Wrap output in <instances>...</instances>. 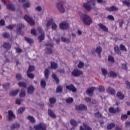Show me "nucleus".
I'll use <instances>...</instances> for the list:
<instances>
[{
    "label": "nucleus",
    "instance_id": "f257e3e1",
    "mask_svg": "<svg viewBox=\"0 0 130 130\" xmlns=\"http://www.w3.org/2000/svg\"><path fill=\"white\" fill-rule=\"evenodd\" d=\"M80 16L81 20H82L85 25H90L92 23V19H91L90 16L83 14L82 13H81Z\"/></svg>",
    "mask_w": 130,
    "mask_h": 130
},
{
    "label": "nucleus",
    "instance_id": "f03ea898",
    "mask_svg": "<svg viewBox=\"0 0 130 130\" xmlns=\"http://www.w3.org/2000/svg\"><path fill=\"white\" fill-rule=\"evenodd\" d=\"M95 0H91L87 2L86 3L83 4V7L87 11H90L95 8Z\"/></svg>",
    "mask_w": 130,
    "mask_h": 130
},
{
    "label": "nucleus",
    "instance_id": "7ed1b4c3",
    "mask_svg": "<svg viewBox=\"0 0 130 130\" xmlns=\"http://www.w3.org/2000/svg\"><path fill=\"white\" fill-rule=\"evenodd\" d=\"M63 5H64V3L62 2H59L56 4V8H57V10L60 13H61V14H63V13L66 12Z\"/></svg>",
    "mask_w": 130,
    "mask_h": 130
},
{
    "label": "nucleus",
    "instance_id": "20e7f679",
    "mask_svg": "<svg viewBox=\"0 0 130 130\" xmlns=\"http://www.w3.org/2000/svg\"><path fill=\"white\" fill-rule=\"evenodd\" d=\"M37 30L39 33H41V35L39 36L38 39L40 42H41L43 40H44V38H45V36L44 35V32L42 31V28L41 27L39 26L37 28Z\"/></svg>",
    "mask_w": 130,
    "mask_h": 130
},
{
    "label": "nucleus",
    "instance_id": "39448f33",
    "mask_svg": "<svg viewBox=\"0 0 130 130\" xmlns=\"http://www.w3.org/2000/svg\"><path fill=\"white\" fill-rule=\"evenodd\" d=\"M34 127L36 130H46V125L43 123H40L39 125H36Z\"/></svg>",
    "mask_w": 130,
    "mask_h": 130
},
{
    "label": "nucleus",
    "instance_id": "423d86ee",
    "mask_svg": "<svg viewBox=\"0 0 130 130\" xmlns=\"http://www.w3.org/2000/svg\"><path fill=\"white\" fill-rule=\"evenodd\" d=\"M24 19L26 22H27L30 25H35V22H34V20L32 19L29 16L25 15L24 16Z\"/></svg>",
    "mask_w": 130,
    "mask_h": 130
},
{
    "label": "nucleus",
    "instance_id": "0eeeda50",
    "mask_svg": "<svg viewBox=\"0 0 130 130\" xmlns=\"http://www.w3.org/2000/svg\"><path fill=\"white\" fill-rule=\"evenodd\" d=\"M14 118H16V117L14 115V112L12 110H9L7 116L8 120H12V119H14Z\"/></svg>",
    "mask_w": 130,
    "mask_h": 130
},
{
    "label": "nucleus",
    "instance_id": "6e6552de",
    "mask_svg": "<svg viewBox=\"0 0 130 130\" xmlns=\"http://www.w3.org/2000/svg\"><path fill=\"white\" fill-rule=\"evenodd\" d=\"M60 29L61 30H66L69 28V23L67 22H63L59 24Z\"/></svg>",
    "mask_w": 130,
    "mask_h": 130
},
{
    "label": "nucleus",
    "instance_id": "1a4fd4ad",
    "mask_svg": "<svg viewBox=\"0 0 130 130\" xmlns=\"http://www.w3.org/2000/svg\"><path fill=\"white\" fill-rule=\"evenodd\" d=\"M72 74L75 77H78L81 75H83V72L78 69H75L73 71Z\"/></svg>",
    "mask_w": 130,
    "mask_h": 130
},
{
    "label": "nucleus",
    "instance_id": "9d476101",
    "mask_svg": "<svg viewBox=\"0 0 130 130\" xmlns=\"http://www.w3.org/2000/svg\"><path fill=\"white\" fill-rule=\"evenodd\" d=\"M96 90L95 87H92L87 89L86 93L88 96H92L93 92Z\"/></svg>",
    "mask_w": 130,
    "mask_h": 130
},
{
    "label": "nucleus",
    "instance_id": "9b49d317",
    "mask_svg": "<svg viewBox=\"0 0 130 130\" xmlns=\"http://www.w3.org/2000/svg\"><path fill=\"white\" fill-rule=\"evenodd\" d=\"M77 110H87V106L84 104L79 105L76 107Z\"/></svg>",
    "mask_w": 130,
    "mask_h": 130
},
{
    "label": "nucleus",
    "instance_id": "f8f14e48",
    "mask_svg": "<svg viewBox=\"0 0 130 130\" xmlns=\"http://www.w3.org/2000/svg\"><path fill=\"white\" fill-rule=\"evenodd\" d=\"M51 47H52V45L51 44H48L46 45V51L47 52V53H52Z\"/></svg>",
    "mask_w": 130,
    "mask_h": 130
},
{
    "label": "nucleus",
    "instance_id": "ddd939ff",
    "mask_svg": "<svg viewBox=\"0 0 130 130\" xmlns=\"http://www.w3.org/2000/svg\"><path fill=\"white\" fill-rule=\"evenodd\" d=\"M53 23V20H52V19H50L48 21L44 20L43 21V24H46V26L47 28H49V27H50V26L52 25Z\"/></svg>",
    "mask_w": 130,
    "mask_h": 130
},
{
    "label": "nucleus",
    "instance_id": "4468645a",
    "mask_svg": "<svg viewBox=\"0 0 130 130\" xmlns=\"http://www.w3.org/2000/svg\"><path fill=\"white\" fill-rule=\"evenodd\" d=\"M66 88L68 90H70V91H72V92H76L77 91V88L74 86L73 85H70L66 86Z\"/></svg>",
    "mask_w": 130,
    "mask_h": 130
},
{
    "label": "nucleus",
    "instance_id": "2eb2a0df",
    "mask_svg": "<svg viewBox=\"0 0 130 130\" xmlns=\"http://www.w3.org/2000/svg\"><path fill=\"white\" fill-rule=\"evenodd\" d=\"M34 91H35V88L33 86H30L27 88V92L28 94H33L34 93Z\"/></svg>",
    "mask_w": 130,
    "mask_h": 130
},
{
    "label": "nucleus",
    "instance_id": "dca6fc26",
    "mask_svg": "<svg viewBox=\"0 0 130 130\" xmlns=\"http://www.w3.org/2000/svg\"><path fill=\"white\" fill-rule=\"evenodd\" d=\"M24 27V25H23V24L21 23L17 25V34H20V35H23V34H22L21 33V29H22V28H23Z\"/></svg>",
    "mask_w": 130,
    "mask_h": 130
},
{
    "label": "nucleus",
    "instance_id": "f3484780",
    "mask_svg": "<svg viewBox=\"0 0 130 130\" xmlns=\"http://www.w3.org/2000/svg\"><path fill=\"white\" fill-rule=\"evenodd\" d=\"M99 26L100 28V29L103 30V31H104V32H108V28H107L106 26L104 25L103 24H99Z\"/></svg>",
    "mask_w": 130,
    "mask_h": 130
},
{
    "label": "nucleus",
    "instance_id": "a211bd4d",
    "mask_svg": "<svg viewBox=\"0 0 130 130\" xmlns=\"http://www.w3.org/2000/svg\"><path fill=\"white\" fill-rule=\"evenodd\" d=\"M107 92L108 94H110L111 95H114L115 94V90L111 87H109L107 89Z\"/></svg>",
    "mask_w": 130,
    "mask_h": 130
},
{
    "label": "nucleus",
    "instance_id": "6ab92c4d",
    "mask_svg": "<svg viewBox=\"0 0 130 130\" xmlns=\"http://www.w3.org/2000/svg\"><path fill=\"white\" fill-rule=\"evenodd\" d=\"M20 90L19 89H16L15 90L11 91L9 94L10 96H16V95H18V93H19Z\"/></svg>",
    "mask_w": 130,
    "mask_h": 130
},
{
    "label": "nucleus",
    "instance_id": "aec40b11",
    "mask_svg": "<svg viewBox=\"0 0 130 130\" xmlns=\"http://www.w3.org/2000/svg\"><path fill=\"white\" fill-rule=\"evenodd\" d=\"M25 107H20L17 110L16 113H17V114H22V113H23V112L25 111Z\"/></svg>",
    "mask_w": 130,
    "mask_h": 130
},
{
    "label": "nucleus",
    "instance_id": "412c9836",
    "mask_svg": "<svg viewBox=\"0 0 130 130\" xmlns=\"http://www.w3.org/2000/svg\"><path fill=\"white\" fill-rule=\"evenodd\" d=\"M83 127L84 128H83L82 126H80V130H92L87 124H83Z\"/></svg>",
    "mask_w": 130,
    "mask_h": 130
},
{
    "label": "nucleus",
    "instance_id": "4be33fe9",
    "mask_svg": "<svg viewBox=\"0 0 130 130\" xmlns=\"http://www.w3.org/2000/svg\"><path fill=\"white\" fill-rule=\"evenodd\" d=\"M16 128H20V124L15 123L11 126V129H16Z\"/></svg>",
    "mask_w": 130,
    "mask_h": 130
},
{
    "label": "nucleus",
    "instance_id": "5701e85b",
    "mask_svg": "<svg viewBox=\"0 0 130 130\" xmlns=\"http://www.w3.org/2000/svg\"><path fill=\"white\" fill-rule=\"evenodd\" d=\"M117 97L118 99H120L122 100V99H124V95L121 93L120 92H118L117 93Z\"/></svg>",
    "mask_w": 130,
    "mask_h": 130
},
{
    "label": "nucleus",
    "instance_id": "b1692460",
    "mask_svg": "<svg viewBox=\"0 0 130 130\" xmlns=\"http://www.w3.org/2000/svg\"><path fill=\"white\" fill-rule=\"evenodd\" d=\"M6 7L8 10H11V11H15V7L12 4H7Z\"/></svg>",
    "mask_w": 130,
    "mask_h": 130
},
{
    "label": "nucleus",
    "instance_id": "393cba45",
    "mask_svg": "<svg viewBox=\"0 0 130 130\" xmlns=\"http://www.w3.org/2000/svg\"><path fill=\"white\" fill-rule=\"evenodd\" d=\"M48 112L49 116H51V117H53V118L56 117L55 114L53 113V111H52V110L49 109Z\"/></svg>",
    "mask_w": 130,
    "mask_h": 130
},
{
    "label": "nucleus",
    "instance_id": "a878e982",
    "mask_svg": "<svg viewBox=\"0 0 130 130\" xmlns=\"http://www.w3.org/2000/svg\"><path fill=\"white\" fill-rule=\"evenodd\" d=\"M109 75L110 77H112V78H116V77L118 76V74L113 71L110 72Z\"/></svg>",
    "mask_w": 130,
    "mask_h": 130
},
{
    "label": "nucleus",
    "instance_id": "bb28decb",
    "mask_svg": "<svg viewBox=\"0 0 130 130\" xmlns=\"http://www.w3.org/2000/svg\"><path fill=\"white\" fill-rule=\"evenodd\" d=\"M107 10L109 12H113L114 11H117V10H118V8H117V7H114V6H112L110 8H108L107 9Z\"/></svg>",
    "mask_w": 130,
    "mask_h": 130
},
{
    "label": "nucleus",
    "instance_id": "cd10ccee",
    "mask_svg": "<svg viewBox=\"0 0 130 130\" xmlns=\"http://www.w3.org/2000/svg\"><path fill=\"white\" fill-rule=\"evenodd\" d=\"M19 96L21 98L25 97V96H26V91L25 89H21V92L19 94Z\"/></svg>",
    "mask_w": 130,
    "mask_h": 130
},
{
    "label": "nucleus",
    "instance_id": "c85d7f7f",
    "mask_svg": "<svg viewBox=\"0 0 130 130\" xmlns=\"http://www.w3.org/2000/svg\"><path fill=\"white\" fill-rule=\"evenodd\" d=\"M95 52L98 53L99 55H100V53L102 52V49L100 46L97 47L96 49L94 50Z\"/></svg>",
    "mask_w": 130,
    "mask_h": 130
},
{
    "label": "nucleus",
    "instance_id": "c756f323",
    "mask_svg": "<svg viewBox=\"0 0 130 130\" xmlns=\"http://www.w3.org/2000/svg\"><path fill=\"white\" fill-rule=\"evenodd\" d=\"M27 118L28 120H29V121H30V122H32V123H34V122H35L36 121L35 119L33 117V116H28L27 117Z\"/></svg>",
    "mask_w": 130,
    "mask_h": 130
},
{
    "label": "nucleus",
    "instance_id": "7c9ffc66",
    "mask_svg": "<svg viewBox=\"0 0 130 130\" xmlns=\"http://www.w3.org/2000/svg\"><path fill=\"white\" fill-rule=\"evenodd\" d=\"M45 78L46 79H48V76L49 75V70L48 69H46L44 72Z\"/></svg>",
    "mask_w": 130,
    "mask_h": 130
},
{
    "label": "nucleus",
    "instance_id": "2f4dec72",
    "mask_svg": "<svg viewBox=\"0 0 130 130\" xmlns=\"http://www.w3.org/2000/svg\"><path fill=\"white\" fill-rule=\"evenodd\" d=\"M51 69H57V64L54 62H51Z\"/></svg>",
    "mask_w": 130,
    "mask_h": 130
},
{
    "label": "nucleus",
    "instance_id": "473e14b6",
    "mask_svg": "<svg viewBox=\"0 0 130 130\" xmlns=\"http://www.w3.org/2000/svg\"><path fill=\"white\" fill-rule=\"evenodd\" d=\"M122 4L126 6L127 7H130L129 1H128L127 0H124V1H122Z\"/></svg>",
    "mask_w": 130,
    "mask_h": 130
},
{
    "label": "nucleus",
    "instance_id": "72a5a7b5",
    "mask_svg": "<svg viewBox=\"0 0 130 130\" xmlns=\"http://www.w3.org/2000/svg\"><path fill=\"white\" fill-rule=\"evenodd\" d=\"M117 111H118V108H117L116 110L113 109V108H110L109 109V112L111 113H115V112H117Z\"/></svg>",
    "mask_w": 130,
    "mask_h": 130
},
{
    "label": "nucleus",
    "instance_id": "f704fd0d",
    "mask_svg": "<svg viewBox=\"0 0 130 130\" xmlns=\"http://www.w3.org/2000/svg\"><path fill=\"white\" fill-rule=\"evenodd\" d=\"M114 126H115V124H114V123H112L108 125L107 128L108 129H112V128H113Z\"/></svg>",
    "mask_w": 130,
    "mask_h": 130
},
{
    "label": "nucleus",
    "instance_id": "c9c22d12",
    "mask_svg": "<svg viewBox=\"0 0 130 130\" xmlns=\"http://www.w3.org/2000/svg\"><path fill=\"white\" fill-rule=\"evenodd\" d=\"M27 76L30 79H34V74L30 73L29 71L27 72Z\"/></svg>",
    "mask_w": 130,
    "mask_h": 130
},
{
    "label": "nucleus",
    "instance_id": "e433bc0d",
    "mask_svg": "<svg viewBox=\"0 0 130 130\" xmlns=\"http://www.w3.org/2000/svg\"><path fill=\"white\" fill-rule=\"evenodd\" d=\"M46 86V82H45V81H44V80H41V86L42 87V88H45Z\"/></svg>",
    "mask_w": 130,
    "mask_h": 130
},
{
    "label": "nucleus",
    "instance_id": "4c0bfd02",
    "mask_svg": "<svg viewBox=\"0 0 130 130\" xmlns=\"http://www.w3.org/2000/svg\"><path fill=\"white\" fill-rule=\"evenodd\" d=\"M18 86H19V87H23V88H26L27 84L24 82H19L18 83Z\"/></svg>",
    "mask_w": 130,
    "mask_h": 130
},
{
    "label": "nucleus",
    "instance_id": "58836bf2",
    "mask_svg": "<svg viewBox=\"0 0 130 130\" xmlns=\"http://www.w3.org/2000/svg\"><path fill=\"white\" fill-rule=\"evenodd\" d=\"M52 78H53V79H54L56 83H58V82H59V79H58V78H57V77H56V75L53 74L52 75Z\"/></svg>",
    "mask_w": 130,
    "mask_h": 130
},
{
    "label": "nucleus",
    "instance_id": "ea45409f",
    "mask_svg": "<svg viewBox=\"0 0 130 130\" xmlns=\"http://www.w3.org/2000/svg\"><path fill=\"white\" fill-rule=\"evenodd\" d=\"M108 60L110 62H114V58L112 56H109Z\"/></svg>",
    "mask_w": 130,
    "mask_h": 130
},
{
    "label": "nucleus",
    "instance_id": "a19ab883",
    "mask_svg": "<svg viewBox=\"0 0 130 130\" xmlns=\"http://www.w3.org/2000/svg\"><path fill=\"white\" fill-rule=\"evenodd\" d=\"M66 102L67 103H73V102H74V99L72 98H68L66 99Z\"/></svg>",
    "mask_w": 130,
    "mask_h": 130
},
{
    "label": "nucleus",
    "instance_id": "79ce46f5",
    "mask_svg": "<svg viewBox=\"0 0 130 130\" xmlns=\"http://www.w3.org/2000/svg\"><path fill=\"white\" fill-rule=\"evenodd\" d=\"M51 27L52 29H53V30H56V28H57V25L56 24L55 22L53 21Z\"/></svg>",
    "mask_w": 130,
    "mask_h": 130
},
{
    "label": "nucleus",
    "instance_id": "37998d69",
    "mask_svg": "<svg viewBox=\"0 0 130 130\" xmlns=\"http://www.w3.org/2000/svg\"><path fill=\"white\" fill-rule=\"evenodd\" d=\"M105 88H104V86H100L99 87V92H100L102 93V92H105Z\"/></svg>",
    "mask_w": 130,
    "mask_h": 130
},
{
    "label": "nucleus",
    "instance_id": "c03bdc74",
    "mask_svg": "<svg viewBox=\"0 0 130 130\" xmlns=\"http://www.w3.org/2000/svg\"><path fill=\"white\" fill-rule=\"evenodd\" d=\"M16 78L17 81H21L22 80V76L20 74H16Z\"/></svg>",
    "mask_w": 130,
    "mask_h": 130
},
{
    "label": "nucleus",
    "instance_id": "a18cd8bd",
    "mask_svg": "<svg viewBox=\"0 0 130 130\" xmlns=\"http://www.w3.org/2000/svg\"><path fill=\"white\" fill-rule=\"evenodd\" d=\"M22 102V99H17L15 101V103L17 105H21V103Z\"/></svg>",
    "mask_w": 130,
    "mask_h": 130
},
{
    "label": "nucleus",
    "instance_id": "49530a36",
    "mask_svg": "<svg viewBox=\"0 0 130 130\" xmlns=\"http://www.w3.org/2000/svg\"><path fill=\"white\" fill-rule=\"evenodd\" d=\"M25 40L26 41H27V42H28V43H29L30 44H31V43H33V40L29 38L25 37Z\"/></svg>",
    "mask_w": 130,
    "mask_h": 130
},
{
    "label": "nucleus",
    "instance_id": "de8ad7c7",
    "mask_svg": "<svg viewBox=\"0 0 130 130\" xmlns=\"http://www.w3.org/2000/svg\"><path fill=\"white\" fill-rule=\"evenodd\" d=\"M3 47L4 48H10L11 47V46L9 44V43H4L3 45Z\"/></svg>",
    "mask_w": 130,
    "mask_h": 130
},
{
    "label": "nucleus",
    "instance_id": "09e8293b",
    "mask_svg": "<svg viewBox=\"0 0 130 130\" xmlns=\"http://www.w3.org/2000/svg\"><path fill=\"white\" fill-rule=\"evenodd\" d=\"M49 101L51 104H54L55 102L56 101V100H55V98H50Z\"/></svg>",
    "mask_w": 130,
    "mask_h": 130
},
{
    "label": "nucleus",
    "instance_id": "8fccbe9b",
    "mask_svg": "<svg viewBox=\"0 0 130 130\" xmlns=\"http://www.w3.org/2000/svg\"><path fill=\"white\" fill-rule=\"evenodd\" d=\"M23 8L27 9V8H30V3L27 2L23 4Z\"/></svg>",
    "mask_w": 130,
    "mask_h": 130
},
{
    "label": "nucleus",
    "instance_id": "3c124183",
    "mask_svg": "<svg viewBox=\"0 0 130 130\" xmlns=\"http://www.w3.org/2000/svg\"><path fill=\"white\" fill-rule=\"evenodd\" d=\"M127 118V115L126 114H122L121 117V119L122 120H125Z\"/></svg>",
    "mask_w": 130,
    "mask_h": 130
},
{
    "label": "nucleus",
    "instance_id": "603ef678",
    "mask_svg": "<svg viewBox=\"0 0 130 130\" xmlns=\"http://www.w3.org/2000/svg\"><path fill=\"white\" fill-rule=\"evenodd\" d=\"M120 49L122 50V51H126V48H125V47L122 44L120 45Z\"/></svg>",
    "mask_w": 130,
    "mask_h": 130
},
{
    "label": "nucleus",
    "instance_id": "864d4df0",
    "mask_svg": "<svg viewBox=\"0 0 130 130\" xmlns=\"http://www.w3.org/2000/svg\"><path fill=\"white\" fill-rule=\"evenodd\" d=\"M34 70H35V67L34 66H29L27 72L30 73V72H33Z\"/></svg>",
    "mask_w": 130,
    "mask_h": 130
},
{
    "label": "nucleus",
    "instance_id": "5fc2aeb1",
    "mask_svg": "<svg viewBox=\"0 0 130 130\" xmlns=\"http://www.w3.org/2000/svg\"><path fill=\"white\" fill-rule=\"evenodd\" d=\"M31 34H32V35L36 36L37 35V32L36 31V29H35V28L32 29L31 30Z\"/></svg>",
    "mask_w": 130,
    "mask_h": 130
},
{
    "label": "nucleus",
    "instance_id": "6e6d98bb",
    "mask_svg": "<svg viewBox=\"0 0 130 130\" xmlns=\"http://www.w3.org/2000/svg\"><path fill=\"white\" fill-rule=\"evenodd\" d=\"M61 40L63 42H66V43H69V42H70V40L66 38H61Z\"/></svg>",
    "mask_w": 130,
    "mask_h": 130
},
{
    "label": "nucleus",
    "instance_id": "4d7b16f0",
    "mask_svg": "<svg viewBox=\"0 0 130 130\" xmlns=\"http://www.w3.org/2000/svg\"><path fill=\"white\" fill-rule=\"evenodd\" d=\"M101 70L103 75H104V76H106V75H107V70H106V69L104 68H103Z\"/></svg>",
    "mask_w": 130,
    "mask_h": 130
},
{
    "label": "nucleus",
    "instance_id": "13d9d810",
    "mask_svg": "<svg viewBox=\"0 0 130 130\" xmlns=\"http://www.w3.org/2000/svg\"><path fill=\"white\" fill-rule=\"evenodd\" d=\"M62 91V88L61 86H58L56 89L57 93H60Z\"/></svg>",
    "mask_w": 130,
    "mask_h": 130
},
{
    "label": "nucleus",
    "instance_id": "bf43d9fd",
    "mask_svg": "<svg viewBox=\"0 0 130 130\" xmlns=\"http://www.w3.org/2000/svg\"><path fill=\"white\" fill-rule=\"evenodd\" d=\"M78 68H79V69H82V68L84 67V63L82 61H80L79 64H78Z\"/></svg>",
    "mask_w": 130,
    "mask_h": 130
},
{
    "label": "nucleus",
    "instance_id": "052dcab7",
    "mask_svg": "<svg viewBox=\"0 0 130 130\" xmlns=\"http://www.w3.org/2000/svg\"><path fill=\"white\" fill-rule=\"evenodd\" d=\"M3 86L4 89H9V88H10V83L4 84Z\"/></svg>",
    "mask_w": 130,
    "mask_h": 130
},
{
    "label": "nucleus",
    "instance_id": "680f3d73",
    "mask_svg": "<svg viewBox=\"0 0 130 130\" xmlns=\"http://www.w3.org/2000/svg\"><path fill=\"white\" fill-rule=\"evenodd\" d=\"M114 50L115 51V52H116V53H119V48L118 47V46H116L114 47Z\"/></svg>",
    "mask_w": 130,
    "mask_h": 130
},
{
    "label": "nucleus",
    "instance_id": "e2e57ef3",
    "mask_svg": "<svg viewBox=\"0 0 130 130\" xmlns=\"http://www.w3.org/2000/svg\"><path fill=\"white\" fill-rule=\"evenodd\" d=\"M125 84H126V86L127 89H128V90H130V83H129V82L126 81Z\"/></svg>",
    "mask_w": 130,
    "mask_h": 130
},
{
    "label": "nucleus",
    "instance_id": "0e129e2a",
    "mask_svg": "<svg viewBox=\"0 0 130 130\" xmlns=\"http://www.w3.org/2000/svg\"><path fill=\"white\" fill-rule=\"evenodd\" d=\"M94 115L96 116V117H101V114L99 113V112L95 113Z\"/></svg>",
    "mask_w": 130,
    "mask_h": 130
},
{
    "label": "nucleus",
    "instance_id": "69168bd1",
    "mask_svg": "<svg viewBox=\"0 0 130 130\" xmlns=\"http://www.w3.org/2000/svg\"><path fill=\"white\" fill-rule=\"evenodd\" d=\"M14 27H15V25H10L8 26H7L6 28H7V29H9V30H12V29H13L14 28Z\"/></svg>",
    "mask_w": 130,
    "mask_h": 130
},
{
    "label": "nucleus",
    "instance_id": "338daca9",
    "mask_svg": "<svg viewBox=\"0 0 130 130\" xmlns=\"http://www.w3.org/2000/svg\"><path fill=\"white\" fill-rule=\"evenodd\" d=\"M122 67L124 70H127V66L125 63L122 64Z\"/></svg>",
    "mask_w": 130,
    "mask_h": 130
},
{
    "label": "nucleus",
    "instance_id": "774afa93",
    "mask_svg": "<svg viewBox=\"0 0 130 130\" xmlns=\"http://www.w3.org/2000/svg\"><path fill=\"white\" fill-rule=\"evenodd\" d=\"M3 36L4 37H5L6 38H8V37L10 36V35H9V34L8 33H6V32H4L3 34Z\"/></svg>",
    "mask_w": 130,
    "mask_h": 130
}]
</instances>
